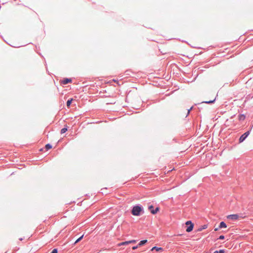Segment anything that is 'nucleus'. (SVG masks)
Here are the masks:
<instances>
[{
	"label": "nucleus",
	"instance_id": "obj_1",
	"mask_svg": "<svg viewBox=\"0 0 253 253\" xmlns=\"http://www.w3.org/2000/svg\"><path fill=\"white\" fill-rule=\"evenodd\" d=\"M142 208L139 206H134L131 211V213L135 216H138L140 214Z\"/></svg>",
	"mask_w": 253,
	"mask_h": 253
},
{
	"label": "nucleus",
	"instance_id": "obj_2",
	"mask_svg": "<svg viewBox=\"0 0 253 253\" xmlns=\"http://www.w3.org/2000/svg\"><path fill=\"white\" fill-rule=\"evenodd\" d=\"M185 224L188 226L186 230V232H190L192 231L194 227V224L191 221H187L186 222Z\"/></svg>",
	"mask_w": 253,
	"mask_h": 253
},
{
	"label": "nucleus",
	"instance_id": "obj_3",
	"mask_svg": "<svg viewBox=\"0 0 253 253\" xmlns=\"http://www.w3.org/2000/svg\"><path fill=\"white\" fill-rule=\"evenodd\" d=\"M249 134H250V131H248L244 133L243 135H242L239 138V142L240 143L242 142L247 137V136L249 135Z\"/></svg>",
	"mask_w": 253,
	"mask_h": 253
},
{
	"label": "nucleus",
	"instance_id": "obj_4",
	"mask_svg": "<svg viewBox=\"0 0 253 253\" xmlns=\"http://www.w3.org/2000/svg\"><path fill=\"white\" fill-rule=\"evenodd\" d=\"M239 218V215L238 214H231L227 216V218L231 220H237Z\"/></svg>",
	"mask_w": 253,
	"mask_h": 253
},
{
	"label": "nucleus",
	"instance_id": "obj_5",
	"mask_svg": "<svg viewBox=\"0 0 253 253\" xmlns=\"http://www.w3.org/2000/svg\"><path fill=\"white\" fill-rule=\"evenodd\" d=\"M72 80L71 79H65L63 81H61V83L63 84H66L68 83H71Z\"/></svg>",
	"mask_w": 253,
	"mask_h": 253
},
{
	"label": "nucleus",
	"instance_id": "obj_6",
	"mask_svg": "<svg viewBox=\"0 0 253 253\" xmlns=\"http://www.w3.org/2000/svg\"><path fill=\"white\" fill-rule=\"evenodd\" d=\"M155 250L157 252L159 251H163V249L162 248L157 247H154L152 248L151 251H153Z\"/></svg>",
	"mask_w": 253,
	"mask_h": 253
},
{
	"label": "nucleus",
	"instance_id": "obj_7",
	"mask_svg": "<svg viewBox=\"0 0 253 253\" xmlns=\"http://www.w3.org/2000/svg\"><path fill=\"white\" fill-rule=\"evenodd\" d=\"M226 227H227V226H226V223L225 222H224L223 221H222L220 223V224L219 226V228H226Z\"/></svg>",
	"mask_w": 253,
	"mask_h": 253
},
{
	"label": "nucleus",
	"instance_id": "obj_8",
	"mask_svg": "<svg viewBox=\"0 0 253 253\" xmlns=\"http://www.w3.org/2000/svg\"><path fill=\"white\" fill-rule=\"evenodd\" d=\"M159 210H160L159 208L157 207L156 208L155 210H151V213L154 214H156L158 211H159Z\"/></svg>",
	"mask_w": 253,
	"mask_h": 253
},
{
	"label": "nucleus",
	"instance_id": "obj_9",
	"mask_svg": "<svg viewBox=\"0 0 253 253\" xmlns=\"http://www.w3.org/2000/svg\"><path fill=\"white\" fill-rule=\"evenodd\" d=\"M129 244V243H128V241H125V242H122V243H119L118 244V247H120L121 246H123V245H128Z\"/></svg>",
	"mask_w": 253,
	"mask_h": 253
},
{
	"label": "nucleus",
	"instance_id": "obj_10",
	"mask_svg": "<svg viewBox=\"0 0 253 253\" xmlns=\"http://www.w3.org/2000/svg\"><path fill=\"white\" fill-rule=\"evenodd\" d=\"M147 242V240H142L141 241L139 244H138V246H142L144 244H145V243H146Z\"/></svg>",
	"mask_w": 253,
	"mask_h": 253
},
{
	"label": "nucleus",
	"instance_id": "obj_11",
	"mask_svg": "<svg viewBox=\"0 0 253 253\" xmlns=\"http://www.w3.org/2000/svg\"><path fill=\"white\" fill-rule=\"evenodd\" d=\"M215 100V98H214L212 100L206 101H205V102H203L205 103H207V104H211V103H212L213 102H214Z\"/></svg>",
	"mask_w": 253,
	"mask_h": 253
},
{
	"label": "nucleus",
	"instance_id": "obj_12",
	"mask_svg": "<svg viewBox=\"0 0 253 253\" xmlns=\"http://www.w3.org/2000/svg\"><path fill=\"white\" fill-rule=\"evenodd\" d=\"M45 148L47 150H48L52 148V146L49 144H47L45 145Z\"/></svg>",
	"mask_w": 253,
	"mask_h": 253
},
{
	"label": "nucleus",
	"instance_id": "obj_13",
	"mask_svg": "<svg viewBox=\"0 0 253 253\" xmlns=\"http://www.w3.org/2000/svg\"><path fill=\"white\" fill-rule=\"evenodd\" d=\"M73 99H71L70 100H68L67 102V107H69L72 103V101Z\"/></svg>",
	"mask_w": 253,
	"mask_h": 253
},
{
	"label": "nucleus",
	"instance_id": "obj_14",
	"mask_svg": "<svg viewBox=\"0 0 253 253\" xmlns=\"http://www.w3.org/2000/svg\"><path fill=\"white\" fill-rule=\"evenodd\" d=\"M239 119L240 120H244L245 119V116L244 115H240L239 116Z\"/></svg>",
	"mask_w": 253,
	"mask_h": 253
},
{
	"label": "nucleus",
	"instance_id": "obj_15",
	"mask_svg": "<svg viewBox=\"0 0 253 253\" xmlns=\"http://www.w3.org/2000/svg\"><path fill=\"white\" fill-rule=\"evenodd\" d=\"M67 130V127H64V128H63L61 130V134H63V133H64L65 132H66V131Z\"/></svg>",
	"mask_w": 253,
	"mask_h": 253
},
{
	"label": "nucleus",
	"instance_id": "obj_16",
	"mask_svg": "<svg viewBox=\"0 0 253 253\" xmlns=\"http://www.w3.org/2000/svg\"><path fill=\"white\" fill-rule=\"evenodd\" d=\"M207 228V225H203L202 227L200 228L199 229H198V231H202L203 229H206Z\"/></svg>",
	"mask_w": 253,
	"mask_h": 253
},
{
	"label": "nucleus",
	"instance_id": "obj_17",
	"mask_svg": "<svg viewBox=\"0 0 253 253\" xmlns=\"http://www.w3.org/2000/svg\"><path fill=\"white\" fill-rule=\"evenodd\" d=\"M84 235H82L81 237H80L79 239H78L76 242H75V244L80 241L83 238Z\"/></svg>",
	"mask_w": 253,
	"mask_h": 253
},
{
	"label": "nucleus",
	"instance_id": "obj_18",
	"mask_svg": "<svg viewBox=\"0 0 253 253\" xmlns=\"http://www.w3.org/2000/svg\"><path fill=\"white\" fill-rule=\"evenodd\" d=\"M136 242V241L135 240H132L128 241L129 244L135 243Z\"/></svg>",
	"mask_w": 253,
	"mask_h": 253
},
{
	"label": "nucleus",
	"instance_id": "obj_19",
	"mask_svg": "<svg viewBox=\"0 0 253 253\" xmlns=\"http://www.w3.org/2000/svg\"><path fill=\"white\" fill-rule=\"evenodd\" d=\"M58 253V251H57V249H54L52 250L51 253Z\"/></svg>",
	"mask_w": 253,
	"mask_h": 253
},
{
	"label": "nucleus",
	"instance_id": "obj_20",
	"mask_svg": "<svg viewBox=\"0 0 253 253\" xmlns=\"http://www.w3.org/2000/svg\"><path fill=\"white\" fill-rule=\"evenodd\" d=\"M149 208V210L150 211H151V210H154V209H153V206H152V205H151V206H150L149 207V208Z\"/></svg>",
	"mask_w": 253,
	"mask_h": 253
},
{
	"label": "nucleus",
	"instance_id": "obj_21",
	"mask_svg": "<svg viewBox=\"0 0 253 253\" xmlns=\"http://www.w3.org/2000/svg\"><path fill=\"white\" fill-rule=\"evenodd\" d=\"M224 239V236L223 235H220L219 237V239L223 240Z\"/></svg>",
	"mask_w": 253,
	"mask_h": 253
},
{
	"label": "nucleus",
	"instance_id": "obj_22",
	"mask_svg": "<svg viewBox=\"0 0 253 253\" xmlns=\"http://www.w3.org/2000/svg\"><path fill=\"white\" fill-rule=\"evenodd\" d=\"M138 246H134V247H132V249H133V250H135V249H136L138 248Z\"/></svg>",
	"mask_w": 253,
	"mask_h": 253
},
{
	"label": "nucleus",
	"instance_id": "obj_23",
	"mask_svg": "<svg viewBox=\"0 0 253 253\" xmlns=\"http://www.w3.org/2000/svg\"><path fill=\"white\" fill-rule=\"evenodd\" d=\"M219 253H224V251L223 250H220Z\"/></svg>",
	"mask_w": 253,
	"mask_h": 253
},
{
	"label": "nucleus",
	"instance_id": "obj_24",
	"mask_svg": "<svg viewBox=\"0 0 253 253\" xmlns=\"http://www.w3.org/2000/svg\"><path fill=\"white\" fill-rule=\"evenodd\" d=\"M218 230V228H216L214 229V231H216Z\"/></svg>",
	"mask_w": 253,
	"mask_h": 253
},
{
	"label": "nucleus",
	"instance_id": "obj_25",
	"mask_svg": "<svg viewBox=\"0 0 253 253\" xmlns=\"http://www.w3.org/2000/svg\"><path fill=\"white\" fill-rule=\"evenodd\" d=\"M213 253H218V251H215Z\"/></svg>",
	"mask_w": 253,
	"mask_h": 253
},
{
	"label": "nucleus",
	"instance_id": "obj_26",
	"mask_svg": "<svg viewBox=\"0 0 253 253\" xmlns=\"http://www.w3.org/2000/svg\"><path fill=\"white\" fill-rule=\"evenodd\" d=\"M189 112H190V110H188V114H189Z\"/></svg>",
	"mask_w": 253,
	"mask_h": 253
}]
</instances>
